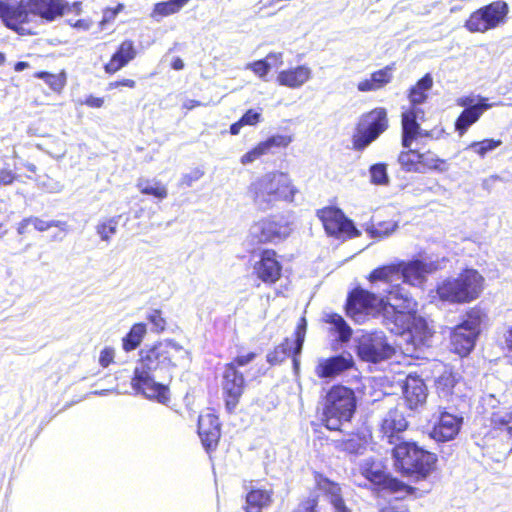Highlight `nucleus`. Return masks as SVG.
I'll list each match as a JSON object with an SVG mask.
<instances>
[{
    "label": "nucleus",
    "instance_id": "1",
    "mask_svg": "<svg viewBox=\"0 0 512 512\" xmlns=\"http://www.w3.org/2000/svg\"><path fill=\"white\" fill-rule=\"evenodd\" d=\"M380 314L395 334L409 333L420 342L431 336L426 320L418 314L417 300L400 284L392 285L380 297Z\"/></svg>",
    "mask_w": 512,
    "mask_h": 512
},
{
    "label": "nucleus",
    "instance_id": "2",
    "mask_svg": "<svg viewBox=\"0 0 512 512\" xmlns=\"http://www.w3.org/2000/svg\"><path fill=\"white\" fill-rule=\"evenodd\" d=\"M313 488L307 495L298 498L291 512H327L320 501L325 500L333 512H352L344 498L342 484L321 471H313Z\"/></svg>",
    "mask_w": 512,
    "mask_h": 512
},
{
    "label": "nucleus",
    "instance_id": "3",
    "mask_svg": "<svg viewBox=\"0 0 512 512\" xmlns=\"http://www.w3.org/2000/svg\"><path fill=\"white\" fill-rule=\"evenodd\" d=\"M432 86L433 78L426 73L408 89L409 105L401 113V145L409 146L411 140L431 136L430 131L422 130L419 121L425 118V111L420 105L428 99V91Z\"/></svg>",
    "mask_w": 512,
    "mask_h": 512
},
{
    "label": "nucleus",
    "instance_id": "4",
    "mask_svg": "<svg viewBox=\"0 0 512 512\" xmlns=\"http://www.w3.org/2000/svg\"><path fill=\"white\" fill-rule=\"evenodd\" d=\"M398 472L414 480H425L435 470L437 456L413 441H401L392 448Z\"/></svg>",
    "mask_w": 512,
    "mask_h": 512
},
{
    "label": "nucleus",
    "instance_id": "5",
    "mask_svg": "<svg viewBox=\"0 0 512 512\" xmlns=\"http://www.w3.org/2000/svg\"><path fill=\"white\" fill-rule=\"evenodd\" d=\"M240 352L241 348L238 349V354L235 357L223 365L221 372V395L225 411L229 415L236 413L247 388L245 375L239 368L247 366L258 356L255 351Z\"/></svg>",
    "mask_w": 512,
    "mask_h": 512
},
{
    "label": "nucleus",
    "instance_id": "6",
    "mask_svg": "<svg viewBox=\"0 0 512 512\" xmlns=\"http://www.w3.org/2000/svg\"><path fill=\"white\" fill-rule=\"evenodd\" d=\"M485 287V278L474 268H464L455 277H447L436 286L437 297L450 304H468L477 300Z\"/></svg>",
    "mask_w": 512,
    "mask_h": 512
},
{
    "label": "nucleus",
    "instance_id": "7",
    "mask_svg": "<svg viewBox=\"0 0 512 512\" xmlns=\"http://www.w3.org/2000/svg\"><path fill=\"white\" fill-rule=\"evenodd\" d=\"M357 401L354 390L335 384L328 390L322 409V425L330 431H340L345 422L351 421Z\"/></svg>",
    "mask_w": 512,
    "mask_h": 512
},
{
    "label": "nucleus",
    "instance_id": "8",
    "mask_svg": "<svg viewBox=\"0 0 512 512\" xmlns=\"http://www.w3.org/2000/svg\"><path fill=\"white\" fill-rule=\"evenodd\" d=\"M360 474L371 483L373 490L377 492L385 491L390 494H399L400 496L397 499H405L410 496L418 498L422 496L417 487L409 485L386 472L373 460L365 461L360 466Z\"/></svg>",
    "mask_w": 512,
    "mask_h": 512
},
{
    "label": "nucleus",
    "instance_id": "9",
    "mask_svg": "<svg viewBox=\"0 0 512 512\" xmlns=\"http://www.w3.org/2000/svg\"><path fill=\"white\" fill-rule=\"evenodd\" d=\"M388 128L389 118L386 108L375 107L363 113L355 124L351 137L353 149L363 151Z\"/></svg>",
    "mask_w": 512,
    "mask_h": 512
},
{
    "label": "nucleus",
    "instance_id": "10",
    "mask_svg": "<svg viewBox=\"0 0 512 512\" xmlns=\"http://www.w3.org/2000/svg\"><path fill=\"white\" fill-rule=\"evenodd\" d=\"M160 367V351L157 347L141 351L139 365L135 369L132 388L145 398L160 401V384L155 380L154 372Z\"/></svg>",
    "mask_w": 512,
    "mask_h": 512
},
{
    "label": "nucleus",
    "instance_id": "11",
    "mask_svg": "<svg viewBox=\"0 0 512 512\" xmlns=\"http://www.w3.org/2000/svg\"><path fill=\"white\" fill-rule=\"evenodd\" d=\"M508 13L506 1H492L471 12L464 22V28L470 33H485L504 24Z\"/></svg>",
    "mask_w": 512,
    "mask_h": 512
},
{
    "label": "nucleus",
    "instance_id": "12",
    "mask_svg": "<svg viewBox=\"0 0 512 512\" xmlns=\"http://www.w3.org/2000/svg\"><path fill=\"white\" fill-rule=\"evenodd\" d=\"M0 18L10 29L21 35L35 33L34 14L30 0H0Z\"/></svg>",
    "mask_w": 512,
    "mask_h": 512
},
{
    "label": "nucleus",
    "instance_id": "13",
    "mask_svg": "<svg viewBox=\"0 0 512 512\" xmlns=\"http://www.w3.org/2000/svg\"><path fill=\"white\" fill-rule=\"evenodd\" d=\"M414 141L411 140L409 146L402 145L404 149L398 154L397 162L402 171L406 173H425L445 169L446 161L439 158L431 150L420 152L417 149H412L411 145Z\"/></svg>",
    "mask_w": 512,
    "mask_h": 512
},
{
    "label": "nucleus",
    "instance_id": "14",
    "mask_svg": "<svg viewBox=\"0 0 512 512\" xmlns=\"http://www.w3.org/2000/svg\"><path fill=\"white\" fill-rule=\"evenodd\" d=\"M343 308L350 319L360 322L369 315L380 313V297L374 292L356 286L348 292Z\"/></svg>",
    "mask_w": 512,
    "mask_h": 512
},
{
    "label": "nucleus",
    "instance_id": "15",
    "mask_svg": "<svg viewBox=\"0 0 512 512\" xmlns=\"http://www.w3.org/2000/svg\"><path fill=\"white\" fill-rule=\"evenodd\" d=\"M316 215L322 222L326 233L330 236L352 238L359 234L353 222L337 207H323L317 210Z\"/></svg>",
    "mask_w": 512,
    "mask_h": 512
},
{
    "label": "nucleus",
    "instance_id": "16",
    "mask_svg": "<svg viewBox=\"0 0 512 512\" xmlns=\"http://www.w3.org/2000/svg\"><path fill=\"white\" fill-rule=\"evenodd\" d=\"M253 275L262 283L272 286L283 276L281 256L275 249L264 248L257 254L253 264Z\"/></svg>",
    "mask_w": 512,
    "mask_h": 512
},
{
    "label": "nucleus",
    "instance_id": "17",
    "mask_svg": "<svg viewBox=\"0 0 512 512\" xmlns=\"http://www.w3.org/2000/svg\"><path fill=\"white\" fill-rule=\"evenodd\" d=\"M290 233L288 223L268 216L254 222L250 229L252 243L262 245L276 243L285 239Z\"/></svg>",
    "mask_w": 512,
    "mask_h": 512
},
{
    "label": "nucleus",
    "instance_id": "18",
    "mask_svg": "<svg viewBox=\"0 0 512 512\" xmlns=\"http://www.w3.org/2000/svg\"><path fill=\"white\" fill-rule=\"evenodd\" d=\"M457 105L464 107L454 122V129L459 136L466 134L468 129L478 122L481 116L493 106L485 97H480L478 102L473 104V99L470 96L459 98Z\"/></svg>",
    "mask_w": 512,
    "mask_h": 512
},
{
    "label": "nucleus",
    "instance_id": "19",
    "mask_svg": "<svg viewBox=\"0 0 512 512\" xmlns=\"http://www.w3.org/2000/svg\"><path fill=\"white\" fill-rule=\"evenodd\" d=\"M486 446L512 450V417L506 418L499 413H493L490 425L484 434Z\"/></svg>",
    "mask_w": 512,
    "mask_h": 512
},
{
    "label": "nucleus",
    "instance_id": "20",
    "mask_svg": "<svg viewBox=\"0 0 512 512\" xmlns=\"http://www.w3.org/2000/svg\"><path fill=\"white\" fill-rule=\"evenodd\" d=\"M221 422L214 413H206L198 418V434L207 452L217 449L221 438Z\"/></svg>",
    "mask_w": 512,
    "mask_h": 512
},
{
    "label": "nucleus",
    "instance_id": "21",
    "mask_svg": "<svg viewBox=\"0 0 512 512\" xmlns=\"http://www.w3.org/2000/svg\"><path fill=\"white\" fill-rule=\"evenodd\" d=\"M357 353L364 361L378 363L391 357L394 349L383 337L370 336L359 343Z\"/></svg>",
    "mask_w": 512,
    "mask_h": 512
},
{
    "label": "nucleus",
    "instance_id": "22",
    "mask_svg": "<svg viewBox=\"0 0 512 512\" xmlns=\"http://www.w3.org/2000/svg\"><path fill=\"white\" fill-rule=\"evenodd\" d=\"M463 419L447 411H441L435 422L430 436L438 442H447L454 439L462 426Z\"/></svg>",
    "mask_w": 512,
    "mask_h": 512
},
{
    "label": "nucleus",
    "instance_id": "23",
    "mask_svg": "<svg viewBox=\"0 0 512 512\" xmlns=\"http://www.w3.org/2000/svg\"><path fill=\"white\" fill-rule=\"evenodd\" d=\"M354 367L351 354H339L322 359L315 368L316 375L323 378H333Z\"/></svg>",
    "mask_w": 512,
    "mask_h": 512
},
{
    "label": "nucleus",
    "instance_id": "24",
    "mask_svg": "<svg viewBox=\"0 0 512 512\" xmlns=\"http://www.w3.org/2000/svg\"><path fill=\"white\" fill-rule=\"evenodd\" d=\"M427 386L418 375L409 374L403 384V397L409 409L414 410L426 403Z\"/></svg>",
    "mask_w": 512,
    "mask_h": 512
},
{
    "label": "nucleus",
    "instance_id": "25",
    "mask_svg": "<svg viewBox=\"0 0 512 512\" xmlns=\"http://www.w3.org/2000/svg\"><path fill=\"white\" fill-rule=\"evenodd\" d=\"M271 188L273 195V204L277 201L292 203L295 199L298 189L293 183L288 173L282 171H271Z\"/></svg>",
    "mask_w": 512,
    "mask_h": 512
},
{
    "label": "nucleus",
    "instance_id": "26",
    "mask_svg": "<svg viewBox=\"0 0 512 512\" xmlns=\"http://www.w3.org/2000/svg\"><path fill=\"white\" fill-rule=\"evenodd\" d=\"M67 3L64 0H30L31 12L34 14L35 28L38 25V18L46 21H54L64 14Z\"/></svg>",
    "mask_w": 512,
    "mask_h": 512
},
{
    "label": "nucleus",
    "instance_id": "27",
    "mask_svg": "<svg viewBox=\"0 0 512 512\" xmlns=\"http://www.w3.org/2000/svg\"><path fill=\"white\" fill-rule=\"evenodd\" d=\"M312 78V70L306 65L289 67L278 72L276 83L290 89H298Z\"/></svg>",
    "mask_w": 512,
    "mask_h": 512
},
{
    "label": "nucleus",
    "instance_id": "28",
    "mask_svg": "<svg viewBox=\"0 0 512 512\" xmlns=\"http://www.w3.org/2000/svg\"><path fill=\"white\" fill-rule=\"evenodd\" d=\"M247 191L249 197L256 205L262 208L273 206L270 172L251 182Z\"/></svg>",
    "mask_w": 512,
    "mask_h": 512
},
{
    "label": "nucleus",
    "instance_id": "29",
    "mask_svg": "<svg viewBox=\"0 0 512 512\" xmlns=\"http://www.w3.org/2000/svg\"><path fill=\"white\" fill-rule=\"evenodd\" d=\"M395 65L389 64L370 74L357 83V90L362 93L374 92L384 89L392 82Z\"/></svg>",
    "mask_w": 512,
    "mask_h": 512
},
{
    "label": "nucleus",
    "instance_id": "30",
    "mask_svg": "<svg viewBox=\"0 0 512 512\" xmlns=\"http://www.w3.org/2000/svg\"><path fill=\"white\" fill-rule=\"evenodd\" d=\"M407 427L408 422L403 413L397 409H391L381 422L380 432L383 437L387 438L388 443L393 444L399 434L404 432Z\"/></svg>",
    "mask_w": 512,
    "mask_h": 512
},
{
    "label": "nucleus",
    "instance_id": "31",
    "mask_svg": "<svg viewBox=\"0 0 512 512\" xmlns=\"http://www.w3.org/2000/svg\"><path fill=\"white\" fill-rule=\"evenodd\" d=\"M273 495L272 489L251 487L245 495L244 512H262L272 504Z\"/></svg>",
    "mask_w": 512,
    "mask_h": 512
},
{
    "label": "nucleus",
    "instance_id": "32",
    "mask_svg": "<svg viewBox=\"0 0 512 512\" xmlns=\"http://www.w3.org/2000/svg\"><path fill=\"white\" fill-rule=\"evenodd\" d=\"M478 336L476 332L467 330L464 326H455L451 332L453 352L461 357L467 356L473 350Z\"/></svg>",
    "mask_w": 512,
    "mask_h": 512
},
{
    "label": "nucleus",
    "instance_id": "33",
    "mask_svg": "<svg viewBox=\"0 0 512 512\" xmlns=\"http://www.w3.org/2000/svg\"><path fill=\"white\" fill-rule=\"evenodd\" d=\"M323 323L330 325L328 332L330 335L337 336V340L346 343L351 339L352 329L339 313H327L322 318Z\"/></svg>",
    "mask_w": 512,
    "mask_h": 512
},
{
    "label": "nucleus",
    "instance_id": "34",
    "mask_svg": "<svg viewBox=\"0 0 512 512\" xmlns=\"http://www.w3.org/2000/svg\"><path fill=\"white\" fill-rule=\"evenodd\" d=\"M399 275L403 281L410 285H418L424 281L426 265L421 260H412L409 262L398 261Z\"/></svg>",
    "mask_w": 512,
    "mask_h": 512
},
{
    "label": "nucleus",
    "instance_id": "35",
    "mask_svg": "<svg viewBox=\"0 0 512 512\" xmlns=\"http://www.w3.org/2000/svg\"><path fill=\"white\" fill-rule=\"evenodd\" d=\"M136 56L133 43L131 41H124L118 51L112 56L111 60L105 65V70L108 73H115Z\"/></svg>",
    "mask_w": 512,
    "mask_h": 512
},
{
    "label": "nucleus",
    "instance_id": "36",
    "mask_svg": "<svg viewBox=\"0 0 512 512\" xmlns=\"http://www.w3.org/2000/svg\"><path fill=\"white\" fill-rule=\"evenodd\" d=\"M307 333V320L305 316L299 318L295 330L293 332V347L291 350V359L293 368L297 372L300 366V354L303 349L305 337Z\"/></svg>",
    "mask_w": 512,
    "mask_h": 512
},
{
    "label": "nucleus",
    "instance_id": "37",
    "mask_svg": "<svg viewBox=\"0 0 512 512\" xmlns=\"http://www.w3.org/2000/svg\"><path fill=\"white\" fill-rule=\"evenodd\" d=\"M398 262H393L374 268L367 276L366 279L371 284L376 282L392 283L399 277Z\"/></svg>",
    "mask_w": 512,
    "mask_h": 512
},
{
    "label": "nucleus",
    "instance_id": "38",
    "mask_svg": "<svg viewBox=\"0 0 512 512\" xmlns=\"http://www.w3.org/2000/svg\"><path fill=\"white\" fill-rule=\"evenodd\" d=\"M268 59L272 61L275 67H279L283 64V54L281 52H270L265 59L249 63L247 68L259 78L265 79L271 68L270 64L267 62Z\"/></svg>",
    "mask_w": 512,
    "mask_h": 512
},
{
    "label": "nucleus",
    "instance_id": "39",
    "mask_svg": "<svg viewBox=\"0 0 512 512\" xmlns=\"http://www.w3.org/2000/svg\"><path fill=\"white\" fill-rule=\"evenodd\" d=\"M458 383L456 374L451 370H444L435 381V391L440 398L450 399Z\"/></svg>",
    "mask_w": 512,
    "mask_h": 512
},
{
    "label": "nucleus",
    "instance_id": "40",
    "mask_svg": "<svg viewBox=\"0 0 512 512\" xmlns=\"http://www.w3.org/2000/svg\"><path fill=\"white\" fill-rule=\"evenodd\" d=\"M466 319L462 321L459 326H464L465 329L470 330L472 332H476V334H480V328L482 323L487 319V313L485 309L476 305L474 307L469 308L466 311Z\"/></svg>",
    "mask_w": 512,
    "mask_h": 512
},
{
    "label": "nucleus",
    "instance_id": "41",
    "mask_svg": "<svg viewBox=\"0 0 512 512\" xmlns=\"http://www.w3.org/2000/svg\"><path fill=\"white\" fill-rule=\"evenodd\" d=\"M293 341L285 337L280 344L273 347L266 355V361L271 365H279L283 363L291 355Z\"/></svg>",
    "mask_w": 512,
    "mask_h": 512
},
{
    "label": "nucleus",
    "instance_id": "42",
    "mask_svg": "<svg viewBox=\"0 0 512 512\" xmlns=\"http://www.w3.org/2000/svg\"><path fill=\"white\" fill-rule=\"evenodd\" d=\"M146 331L147 330L145 324H134L130 329L129 333L123 338V349L126 352L136 349L140 345L144 335L146 334Z\"/></svg>",
    "mask_w": 512,
    "mask_h": 512
},
{
    "label": "nucleus",
    "instance_id": "43",
    "mask_svg": "<svg viewBox=\"0 0 512 512\" xmlns=\"http://www.w3.org/2000/svg\"><path fill=\"white\" fill-rule=\"evenodd\" d=\"M502 145L501 139L486 138L480 141H473L467 146V150L472 151L480 158H484L489 152Z\"/></svg>",
    "mask_w": 512,
    "mask_h": 512
},
{
    "label": "nucleus",
    "instance_id": "44",
    "mask_svg": "<svg viewBox=\"0 0 512 512\" xmlns=\"http://www.w3.org/2000/svg\"><path fill=\"white\" fill-rule=\"evenodd\" d=\"M34 77L43 79L45 83L56 93H60L66 85L67 76L64 71L58 74H51L49 72H36Z\"/></svg>",
    "mask_w": 512,
    "mask_h": 512
},
{
    "label": "nucleus",
    "instance_id": "45",
    "mask_svg": "<svg viewBox=\"0 0 512 512\" xmlns=\"http://www.w3.org/2000/svg\"><path fill=\"white\" fill-rule=\"evenodd\" d=\"M119 219L118 217H110L99 221L96 226V232L100 239L109 242L112 236L117 232Z\"/></svg>",
    "mask_w": 512,
    "mask_h": 512
},
{
    "label": "nucleus",
    "instance_id": "46",
    "mask_svg": "<svg viewBox=\"0 0 512 512\" xmlns=\"http://www.w3.org/2000/svg\"><path fill=\"white\" fill-rule=\"evenodd\" d=\"M261 142L266 152L269 153L273 148H286L292 142V136L272 135Z\"/></svg>",
    "mask_w": 512,
    "mask_h": 512
},
{
    "label": "nucleus",
    "instance_id": "47",
    "mask_svg": "<svg viewBox=\"0 0 512 512\" xmlns=\"http://www.w3.org/2000/svg\"><path fill=\"white\" fill-rule=\"evenodd\" d=\"M371 182L376 185H385L389 182L386 165L377 163L370 167Z\"/></svg>",
    "mask_w": 512,
    "mask_h": 512
},
{
    "label": "nucleus",
    "instance_id": "48",
    "mask_svg": "<svg viewBox=\"0 0 512 512\" xmlns=\"http://www.w3.org/2000/svg\"><path fill=\"white\" fill-rule=\"evenodd\" d=\"M267 154L265 148L263 147L262 142H259L257 145H255L252 149L247 151L245 154H243L240 158V162L243 165L250 164L263 155Z\"/></svg>",
    "mask_w": 512,
    "mask_h": 512
},
{
    "label": "nucleus",
    "instance_id": "49",
    "mask_svg": "<svg viewBox=\"0 0 512 512\" xmlns=\"http://www.w3.org/2000/svg\"><path fill=\"white\" fill-rule=\"evenodd\" d=\"M395 228V223L379 222L377 224H372L370 232L373 236L385 237L393 232Z\"/></svg>",
    "mask_w": 512,
    "mask_h": 512
},
{
    "label": "nucleus",
    "instance_id": "50",
    "mask_svg": "<svg viewBox=\"0 0 512 512\" xmlns=\"http://www.w3.org/2000/svg\"><path fill=\"white\" fill-rule=\"evenodd\" d=\"M190 0H168L162 2V15H170L180 11Z\"/></svg>",
    "mask_w": 512,
    "mask_h": 512
},
{
    "label": "nucleus",
    "instance_id": "51",
    "mask_svg": "<svg viewBox=\"0 0 512 512\" xmlns=\"http://www.w3.org/2000/svg\"><path fill=\"white\" fill-rule=\"evenodd\" d=\"M244 126H256L262 121V114L260 111L248 109L240 118Z\"/></svg>",
    "mask_w": 512,
    "mask_h": 512
},
{
    "label": "nucleus",
    "instance_id": "52",
    "mask_svg": "<svg viewBox=\"0 0 512 512\" xmlns=\"http://www.w3.org/2000/svg\"><path fill=\"white\" fill-rule=\"evenodd\" d=\"M204 175V171L199 168H193L181 177V184L191 186L194 182L198 181Z\"/></svg>",
    "mask_w": 512,
    "mask_h": 512
},
{
    "label": "nucleus",
    "instance_id": "53",
    "mask_svg": "<svg viewBox=\"0 0 512 512\" xmlns=\"http://www.w3.org/2000/svg\"><path fill=\"white\" fill-rule=\"evenodd\" d=\"M31 218V225L38 231L44 232L51 227H58L60 226L61 222L59 221H45L38 217H30Z\"/></svg>",
    "mask_w": 512,
    "mask_h": 512
},
{
    "label": "nucleus",
    "instance_id": "54",
    "mask_svg": "<svg viewBox=\"0 0 512 512\" xmlns=\"http://www.w3.org/2000/svg\"><path fill=\"white\" fill-rule=\"evenodd\" d=\"M115 357V350L112 347H105L100 352L99 356V364L106 368L108 367L113 361Z\"/></svg>",
    "mask_w": 512,
    "mask_h": 512
},
{
    "label": "nucleus",
    "instance_id": "55",
    "mask_svg": "<svg viewBox=\"0 0 512 512\" xmlns=\"http://www.w3.org/2000/svg\"><path fill=\"white\" fill-rule=\"evenodd\" d=\"M138 186H139L141 192H143L145 194H151V195H154L155 197L160 196V187L158 186L157 183L151 184L147 180H141L139 182Z\"/></svg>",
    "mask_w": 512,
    "mask_h": 512
},
{
    "label": "nucleus",
    "instance_id": "56",
    "mask_svg": "<svg viewBox=\"0 0 512 512\" xmlns=\"http://www.w3.org/2000/svg\"><path fill=\"white\" fill-rule=\"evenodd\" d=\"M339 447L341 450L349 452V453H357L360 445L354 441V439H345L341 440L339 443Z\"/></svg>",
    "mask_w": 512,
    "mask_h": 512
},
{
    "label": "nucleus",
    "instance_id": "57",
    "mask_svg": "<svg viewBox=\"0 0 512 512\" xmlns=\"http://www.w3.org/2000/svg\"><path fill=\"white\" fill-rule=\"evenodd\" d=\"M503 348L512 355V324L503 333Z\"/></svg>",
    "mask_w": 512,
    "mask_h": 512
},
{
    "label": "nucleus",
    "instance_id": "58",
    "mask_svg": "<svg viewBox=\"0 0 512 512\" xmlns=\"http://www.w3.org/2000/svg\"><path fill=\"white\" fill-rule=\"evenodd\" d=\"M16 176L11 170H0V186L9 185L15 180Z\"/></svg>",
    "mask_w": 512,
    "mask_h": 512
},
{
    "label": "nucleus",
    "instance_id": "59",
    "mask_svg": "<svg viewBox=\"0 0 512 512\" xmlns=\"http://www.w3.org/2000/svg\"><path fill=\"white\" fill-rule=\"evenodd\" d=\"M121 86L129 87V88H134L135 87V81L132 80V79H123L121 81H114V82H111L109 84V89H115V88H118V87H121Z\"/></svg>",
    "mask_w": 512,
    "mask_h": 512
},
{
    "label": "nucleus",
    "instance_id": "60",
    "mask_svg": "<svg viewBox=\"0 0 512 512\" xmlns=\"http://www.w3.org/2000/svg\"><path fill=\"white\" fill-rule=\"evenodd\" d=\"M85 104L89 107L100 108L103 106L104 100L99 97L89 96L86 99Z\"/></svg>",
    "mask_w": 512,
    "mask_h": 512
},
{
    "label": "nucleus",
    "instance_id": "61",
    "mask_svg": "<svg viewBox=\"0 0 512 512\" xmlns=\"http://www.w3.org/2000/svg\"><path fill=\"white\" fill-rule=\"evenodd\" d=\"M70 24L74 28H77L80 30H89L92 23H91V21H89L87 19H80V20H77L76 22L70 23Z\"/></svg>",
    "mask_w": 512,
    "mask_h": 512
},
{
    "label": "nucleus",
    "instance_id": "62",
    "mask_svg": "<svg viewBox=\"0 0 512 512\" xmlns=\"http://www.w3.org/2000/svg\"><path fill=\"white\" fill-rule=\"evenodd\" d=\"M31 225V218H25L23 219L17 227V231L20 235H23L26 233L28 226Z\"/></svg>",
    "mask_w": 512,
    "mask_h": 512
},
{
    "label": "nucleus",
    "instance_id": "63",
    "mask_svg": "<svg viewBox=\"0 0 512 512\" xmlns=\"http://www.w3.org/2000/svg\"><path fill=\"white\" fill-rule=\"evenodd\" d=\"M244 126V124L239 119L238 121L234 122L230 125L229 132L231 135H238L240 133L241 128Z\"/></svg>",
    "mask_w": 512,
    "mask_h": 512
},
{
    "label": "nucleus",
    "instance_id": "64",
    "mask_svg": "<svg viewBox=\"0 0 512 512\" xmlns=\"http://www.w3.org/2000/svg\"><path fill=\"white\" fill-rule=\"evenodd\" d=\"M201 105H202V103L200 101L193 100V99H188V100H186L183 103V108L186 109V110H192V109H194L196 107H199Z\"/></svg>",
    "mask_w": 512,
    "mask_h": 512
}]
</instances>
